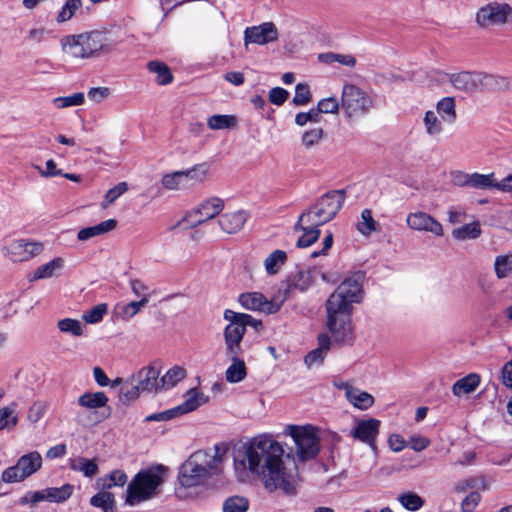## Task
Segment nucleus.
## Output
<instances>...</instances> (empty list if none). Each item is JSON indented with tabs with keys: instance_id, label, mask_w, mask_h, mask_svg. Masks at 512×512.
<instances>
[{
	"instance_id": "nucleus-32",
	"label": "nucleus",
	"mask_w": 512,
	"mask_h": 512,
	"mask_svg": "<svg viewBox=\"0 0 512 512\" xmlns=\"http://www.w3.org/2000/svg\"><path fill=\"white\" fill-rule=\"evenodd\" d=\"M128 477L122 470H114L109 474L100 477L96 484L101 490L112 489L113 487H123L127 483Z\"/></svg>"
},
{
	"instance_id": "nucleus-14",
	"label": "nucleus",
	"mask_w": 512,
	"mask_h": 512,
	"mask_svg": "<svg viewBox=\"0 0 512 512\" xmlns=\"http://www.w3.org/2000/svg\"><path fill=\"white\" fill-rule=\"evenodd\" d=\"M278 38V28L270 21L246 27L243 33L245 48H248L250 44L265 46L269 43L276 42Z\"/></svg>"
},
{
	"instance_id": "nucleus-46",
	"label": "nucleus",
	"mask_w": 512,
	"mask_h": 512,
	"mask_svg": "<svg viewBox=\"0 0 512 512\" xmlns=\"http://www.w3.org/2000/svg\"><path fill=\"white\" fill-rule=\"evenodd\" d=\"M57 328L61 333L80 337L84 334V325L81 321L73 318H63L57 322Z\"/></svg>"
},
{
	"instance_id": "nucleus-7",
	"label": "nucleus",
	"mask_w": 512,
	"mask_h": 512,
	"mask_svg": "<svg viewBox=\"0 0 512 512\" xmlns=\"http://www.w3.org/2000/svg\"><path fill=\"white\" fill-rule=\"evenodd\" d=\"M374 107L373 95L352 83L344 84L341 93V110L348 120H357L367 115Z\"/></svg>"
},
{
	"instance_id": "nucleus-55",
	"label": "nucleus",
	"mask_w": 512,
	"mask_h": 512,
	"mask_svg": "<svg viewBox=\"0 0 512 512\" xmlns=\"http://www.w3.org/2000/svg\"><path fill=\"white\" fill-rule=\"evenodd\" d=\"M128 190V184L126 182H120L115 185L113 188L109 189L105 196L104 200L101 203V207L106 209L109 205L114 203L121 195H123Z\"/></svg>"
},
{
	"instance_id": "nucleus-39",
	"label": "nucleus",
	"mask_w": 512,
	"mask_h": 512,
	"mask_svg": "<svg viewBox=\"0 0 512 512\" xmlns=\"http://www.w3.org/2000/svg\"><path fill=\"white\" fill-rule=\"evenodd\" d=\"M183 170L167 173L163 175L161 184L165 189L168 190H180L187 189L188 185Z\"/></svg>"
},
{
	"instance_id": "nucleus-36",
	"label": "nucleus",
	"mask_w": 512,
	"mask_h": 512,
	"mask_svg": "<svg viewBox=\"0 0 512 512\" xmlns=\"http://www.w3.org/2000/svg\"><path fill=\"white\" fill-rule=\"evenodd\" d=\"M69 466L73 471L81 472L85 477H93L98 472V464L95 460L84 457H76L69 460Z\"/></svg>"
},
{
	"instance_id": "nucleus-50",
	"label": "nucleus",
	"mask_w": 512,
	"mask_h": 512,
	"mask_svg": "<svg viewBox=\"0 0 512 512\" xmlns=\"http://www.w3.org/2000/svg\"><path fill=\"white\" fill-rule=\"evenodd\" d=\"M47 489L48 502L60 503L66 501L73 493L74 487L64 484L61 487H49Z\"/></svg>"
},
{
	"instance_id": "nucleus-41",
	"label": "nucleus",
	"mask_w": 512,
	"mask_h": 512,
	"mask_svg": "<svg viewBox=\"0 0 512 512\" xmlns=\"http://www.w3.org/2000/svg\"><path fill=\"white\" fill-rule=\"evenodd\" d=\"M143 391L133 377L125 380V384L121 387L119 392V400L128 404L137 399Z\"/></svg>"
},
{
	"instance_id": "nucleus-11",
	"label": "nucleus",
	"mask_w": 512,
	"mask_h": 512,
	"mask_svg": "<svg viewBox=\"0 0 512 512\" xmlns=\"http://www.w3.org/2000/svg\"><path fill=\"white\" fill-rule=\"evenodd\" d=\"M224 209V200L219 197H210L203 200L194 209L187 211L177 226L187 224L185 228H194L213 219Z\"/></svg>"
},
{
	"instance_id": "nucleus-34",
	"label": "nucleus",
	"mask_w": 512,
	"mask_h": 512,
	"mask_svg": "<svg viewBox=\"0 0 512 512\" xmlns=\"http://www.w3.org/2000/svg\"><path fill=\"white\" fill-rule=\"evenodd\" d=\"M188 188L203 183L209 176V165L207 163L196 164L193 167L183 170Z\"/></svg>"
},
{
	"instance_id": "nucleus-30",
	"label": "nucleus",
	"mask_w": 512,
	"mask_h": 512,
	"mask_svg": "<svg viewBox=\"0 0 512 512\" xmlns=\"http://www.w3.org/2000/svg\"><path fill=\"white\" fill-rule=\"evenodd\" d=\"M109 399L102 391L85 392L78 398V405L86 410H98L105 407Z\"/></svg>"
},
{
	"instance_id": "nucleus-60",
	"label": "nucleus",
	"mask_w": 512,
	"mask_h": 512,
	"mask_svg": "<svg viewBox=\"0 0 512 512\" xmlns=\"http://www.w3.org/2000/svg\"><path fill=\"white\" fill-rule=\"evenodd\" d=\"M317 109L319 113H336L339 109H341V101L339 102L335 97H328L321 99L317 104Z\"/></svg>"
},
{
	"instance_id": "nucleus-43",
	"label": "nucleus",
	"mask_w": 512,
	"mask_h": 512,
	"mask_svg": "<svg viewBox=\"0 0 512 512\" xmlns=\"http://www.w3.org/2000/svg\"><path fill=\"white\" fill-rule=\"evenodd\" d=\"M506 85L507 77L481 73V90L505 91Z\"/></svg>"
},
{
	"instance_id": "nucleus-48",
	"label": "nucleus",
	"mask_w": 512,
	"mask_h": 512,
	"mask_svg": "<svg viewBox=\"0 0 512 512\" xmlns=\"http://www.w3.org/2000/svg\"><path fill=\"white\" fill-rule=\"evenodd\" d=\"M470 188L474 189H496V178L494 173L481 174L471 173Z\"/></svg>"
},
{
	"instance_id": "nucleus-1",
	"label": "nucleus",
	"mask_w": 512,
	"mask_h": 512,
	"mask_svg": "<svg viewBox=\"0 0 512 512\" xmlns=\"http://www.w3.org/2000/svg\"><path fill=\"white\" fill-rule=\"evenodd\" d=\"M285 450L272 435L262 434L243 444L234 455V469L241 481L256 477L265 490L296 493L298 475L285 462Z\"/></svg>"
},
{
	"instance_id": "nucleus-4",
	"label": "nucleus",
	"mask_w": 512,
	"mask_h": 512,
	"mask_svg": "<svg viewBox=\"0 0 512 512\" xmlns=\"http://www.w3.org/2000/svg\"><path fill=\"white\" fill-rule=\"evenodd\" d=\"M228 451L226 443H217L213 447L195 451L179 467L178 484L183 488L205 485L222 472Z\"/></svg>"
},
{
	"instance_id": "nucleus-62",
	"label": "nucleus",
	"mask_w": 512,
	"mask_h": 512,
	"mask_svg": "<svg viewBox=\"0 0 512 512\" xmlns=\"http://www.w3.org/2000/svg\"><path fill=\"white\" fill-rule=\"evenodd\" d=\"M451 183L458 187H470L471 173L462 170H453L450 172Z\"/></svg>"
},
{
	"instance_id": "nucleus-59",
	"label": "nucleus",
	"mask_w": 512,
	"mask_h": 512,
	"mask_svg": "<svg viewBox=\"0 0 512 512\" xmlns=\"http://www.w3.org/2000/svg\"><path fill=\"white\" fill-rule=\"evenodd\" d=\"M322 116L318 109H310L308 112H300L295 116V123L298 126H305L307 123H319L321 122Z\"/></svg>"
},
{
	"instance_id": "nucleus-21",
	"label": "nucleus",
	"mask_w": 512,
	"mask_h": 512,
	"mask_svg": "<svg viewBox=\"0 0 512 512\" xmlns=\"http://www.w3.org/2000/svg\"><path fill=\"white\" fill-rule=\"evenodd\" d=\"M247 219V212L244 210H238L222 214L218 219V224L225 233L235 234L243 228Z\"/></svg>"
},
{
	"instance_id": "nucleus-10",
	"label": "nucleus",
	"mask_w": 512,
	"mask_h": 512,
	"mask_svg": "<svg viewBox=\"0 0 512 512\" xmlns=\"http://www.w3.org/2000/svg\"><path fill=\"white\" fill-rule=\"evenodd\" d=\"M42 467V456L37 451L22 455L17 463L2 472L5 483H19L35 474Z\"/></svg>"
},
{
	"instance_id": "nucleus-18",
	"label": "nucleus",
	"mask_w": 512,
	"mask_h": 512,
	"mask_svg": "<svg viewBox=\"0 0 512 512\" xmlns=\"http://www.w3.org/2000/svg\"><path fill=\"white\" fill-rule=\"evenodd\" d=\"M82 46L88 55V58L99 55L100 52L109 53L113 50V45L107 42L105 35L98 31L79 34Z\"/></svg>"
},
{
	"instance_id": "nucleus-35",
	"label": "nucleus",
	"mask_w": 512,
	"mask_h": 512,
	"mask_svg": "<svg viewBox=\"0 0 512 512\" xmlns=\"http://www.w3.org/2000/svg\"><path fill=\"white\" fill-rule=\"evenodd\" d=\"M447 124H452L456 118V103L454 97H444L440 99L436 104V111Z\"/></svg>"
},
{
	"instance_id": "nucleus-31",
	"label": "nucleus",
	"mask_w": 512,
	"mask_h": 512,
	"mask_svg": "<svg viewBox=\"0 0 512 512\" xmlns=\"http://www.w3.org/2000/svg\"><path fill=\"white\" fill-rule=\"evenodd\" d=\"M64 53L74 58H88L79 35H69L61 40Z\"/></svg>"
},
{
	"instance_id": "nucleus-64",
	"label": "nucleus",
	"mask_w": 512,
	"mask_h": 512,
	"mask_svg": "<svg viewBox=\"0 0 512 512\" xmlns=\"http://www.w3.org/2000/svg\"><path fill=\"white\" fill-rule=\"evenodd\" d=\"M47 501L48 502V496H47V489L39 490V491H32L28 492L25 496H23L20 499L21 504H36L38 502Z\"/></svg>"
},
{
	"instance_id": "nucleus-29",
	"label": "nucleus",
	"mask_w": 512,
	"mask_h": 512,
	"mask_svg": "<svg viewBox=\"0 0 512 512\" xmlns=\"http://www.w3.org/2000/svg\"><path fill=\"white\" fill-rule=\"evenodd\" d=\"M447 122L439 116L434 110H428L423 117V126L425 133L430 137H438L444 131Z\"/></svg>"
},
{
	"instance_id": "nucleus-6",
	"label": "nucleus",
	"mask_w": 512,
	"mask_h": 512,
	"mask_svg": "<svg viewBox=\"0 0 512 512\" xmlns=\"http://www.w3.org/2000/svg\"><path fill=\"white\" fill-rule=\"evenodd\" d=\"M345 194L341 190L330 191L321 196L300 215V221L307 226H322L331 221L341 209Z\"/></svg>"
},
{
	"instance_id": "nucleus-12",
	"label": "nucleus",
	"mask_w": 512,
	"mask_h": 512,
	"mask_svg": "<svg viewBox=\"0 0 512 512\" xmlns=\"http://www.w3.org/2000/svg\"><path fill=\"white\" fill-rule=\"evenodd\" d=\"M287 299V292H277L270 300L260 292H247L239 296V303L247 310L273 314L280 310Z\"/></svg>"
},
{
	"instance_id": "nucleus-63",
	"label": "nucleus",
	"mask_w": 512,
	"mask_h": 512,
	"mask_svg": "<svg viewBox=\"0 0 512 512\" xmlns=\"http://www.w3.org/2000/svg\"><path fill=\"white\" fill-rule=\"evenodd\" d=\"M130 288L132 293L139 297L140 299L146 300V305L149 302V288L147 285H145L142 281L139 279H132L130 280Z\"/></svg>"
},
{
	"instance_id": "nucleus-28",
	"label": "nucleus",
	"mask_w": 512,
	"mask_h": 512,
	"mask_svg": "<svg viewBox=\"0 0 512 512\" xmlns=\"http://www.w3.org/2000/svg\"><path fill=\"white\" fill-rule=\"evenodd\" d=\"M207 401V396L193 388L188 391L185 401L175 408L180 416L196 410L199 406L205 404Z\"/></svg>"
},
{
	"instance_id": "nucleus-47",
	"label": "nucleus",
	"mask_w": 512,
	"mask_h": 512,
	"mask_svg": "<svg viewBox=\"0 0 512 512\" xmlns=\"http://www.w3.org/2000/svg\"><path fill=\"white\" fill-rule=\"evenodd\" d=\"M481 235V228L478 222L465 224L461 227L455 228L452 231V236L456 240L464 241L468 239H476Z\"/></svg>"
},
{
	"instance_id": "nucleus-23",
	"label": "nucleus",
	"mask_w": 512,
	"mask_h": 512,
	"mask_svg": "<svg viewBox=\"0 0 512 512\" xmlns=\"http://www.w3.org/2000/svg\"><path fill=\"white\" fill-rule=\"evenodd\" d=\"M331 338L327 334L318 336V347L309 352L304 359L305 364L310 368L323 363L331 346Z\"/></svg>"
},
{
	"instance_id": "nucleus-16",
	"label": "nucleus",
	"mask_w": 512,
	"mask_h": 512,
	"mask_svg": "<svg viewBox=\"0 0 512 512\" xmlns=\"http://www.w3.org/2000/svg\"><path fill=\"white\" fill-rule=\"evenodd\" d=\"M380 421L375 418L360 419L350 431V436L375 449L376 439L379 434Z\"/></svg>"
},
{
	"instance_id": "nucleus-42",
	"label": "nucleus",
	"mask_w": 512,
	"mask_h": 512,
	"mask_svg": "<svg viewBox=\"0 0 512 512\" xmlns=\"http://www.w3.org/2000/svg\"><path fill=\"white\" fill-rule=\"evenodd\" d=\"M147 68L151 73L156 74V82L159 85H167L172 82L173 76L169 67L160 61H150Z\"/></svg>"
},
{
	"instance_id": "nucleus-52",
	"label": "nucleus",
	"mask_w": 512,
	"mask_h": 512,
	"mask_svg": "<svg viewBox=\"0 0 512 512\" xmlns=\"http://www.w3.org/2000/svg\"><path fill=\"white\" fill-rule=\"evenodd\" d=\"M248 508V499L241 496L229 497L223 503V512H246Z\"/></svg>"
},
{
	"instance_id": "nucleus-57",
	"label": "nucleus",
	"mask_w": 512,
	"mask_h": 512,
	"mask_svg": "<svg viewBox=\"0 0 512 512\" xmlns=\"http://www.w3.org/2000/svg\"><path fill=\"white\" fill-rule=\"evenodd\" d=\"M82 5L81 0H67L63 5L61 11L57 15L58 22H65L72 18L75 11L78 10Z\"/></svg>"
},
{
	"instance_id": "nucleus-38",
	"label": "nucleus",
	"mask_w": 512,
	"mask_h": 512,
	"mask_svg": "<svg viewBox=\"0 0 512 512\" xmlns=\"http://www.w3.org/2000/svg\"><path fill=\"white\" fill-rule=\"evenodd\" d=\"M493 267L498 279L510 277L512 275V253L497 255Z\"/></svg>"
},
{
	"instance_id": "nucleus-33",
	"label": "nucleus",
	"mask_w": 512,
	"mask_h": 512,
	"mask_svg": "<svg viewBox=\"0 0 512 512\" xmlns=\"http://www.w3.org/2000/svg\"><path fill=\"white\" fill-rule=\"evenodd\" d=\"M17 408V402H11L7 406L0 408V431H10L17 425L19 420Z\"/></svg>"
},
{
	"instance_id": "nucleus-56",
	"label": "nucleus",
	"mask_w": 512,
	"mask_h": 512,
	"mask_svg": "<svg viewBox=\"0 0 512 512\" xmlns=\"http://www.w3.org/2000/svg\"><path fill=\"white\" fill-rule=\"evenodd\" d=\"M108 307L105 303L98 304L94 306L92 309L84 312L83 319L86 323L96 324L100 322L104 315L107 313Z\"/></svg>"
},
{
	"instance_id": "nucleus-24",
	"label": "nucleus",
	"mask_w": 512,
	"mask_h": 512,
	"mask_svg": "<svg viewBox=\"0 0 512 512\" xmlns=\"http://www.w3.org/2000/svg\"><path fill=\"white\" fill-rule=\"evenodd\" d=\"M143 392H150L157 389L159 371L153 366L140 369L132 376Z\"/></svg>"
},
{
	"instance_id": "nucleus-44",
	"label": "nucleus",
	"mask_w": 512,
	"mask_h": 512,
	"mask_svg": "<svg viewBox=\"0 0 512 512\" xmlns=\"http://www.w3.org/2000/svg\"><path fill=\"white\" fill-rule=\"evenodd\" d=\"M397 501L404 509L412 512L420 510L425 504V500L421 496L411 491L399 494Z\"/></svg>"
},
{
	"instance_id": "nucleus-5",
	"label": "nucleus",
	"mask_w": 512,
	"mask_h": 512,
	"mask_svg": "<svg viewBox=\"0 0 512 512\" xmlns=\"http://www.w3.org/2000/svg\"><path fill=\"white\" fill-rule=\"evenodd\" d=\"M167 469L163 465H154L140 470L127 487L126 503L134 506L153 498L164 483Z\"/></svg>"
},
{
	"instance_id": "nucleus-58",
	"label": "nucleus",
	"mask_w": 512,
	"mask_h": 512,
	"mask_svg": "<svg viewBox=\"0 0 512 512\" xmlns=\"http://www.w3.org/2000/svg\"><path fill=\"white\" fill-rule=\"evenodd\" d=\"M146 306V300L140 299L139 301H131L121 307V318L123 320H129L137 315L141 308Z\"/></svg>"
},
{
	"instance_id": "nucleus-27",
	"label": "nucleus",
	"mask_w": 512,
	"mask_h": 512,
	"mask_svg": "<svg viewBox=\"0 0 512 512\" xmlns=\"http://www.w3.org/2000/svg\"><path fill=\"white\" fill-rule=\"evenodd\" d=\"M481 377L477 373H470L467 376L457 380L452 385V393L456 397L473 393L480 385Z\"/></svg>"
},
{
	"instance_id": "nucleus-37",
	"label": "nucleus",
	"mask_w": 512,
	"mask_h": 512,
	"mask_svg": "<svg viewBox=\"0 0 512 512\" xmlns=\"http://www.w3.org/2000/svg\"><path fill=\"white\" fill-rule=\"evenodd\" d=\"M287 261V253L283 250H275L264 260L265 271L268 275H275Z\"/></svg>"
},
{
	"instance_id": "nucleus-8",
	"label": "nucleus",
	"mask_w": 512,
	"mask_h": 512,
	"mask_svg": "<svg viewBox=\"0 0 512 512\" xmlns=\"http://www.w3.org/2000/svg\"><path fill=\"white\" fill-rule=\"evenodd\" d=\"M284 434L290 436L295 444V453L299 461L314 459L320 451L318 430L311 426L288 425Z\"/></svg>"
},
{
	"instance_id": "nucleus-53",
	"label": "nucleus",
	"mask_w": 512,
	"mask_h": 512,
	"mask_svg": "<svg viewBox=\"0 0 512 512\" xmlns=\"http://www.w3.org/2000/svg\"><path fill=\"white\" fill-rule=\"evenodd\" d=\"M84 99V94L82 92H77L73 95L54 98L52 102L56 108L63 109L82 105L84 103Z\"/></svg>"
},
{
	"instance_id": "nucleus-49",
	"label": "nucleus",
	"mask_w": 512,
	"mask_h": 512,
	"mask_svg": "<svg viewBox=\"0 0 512 512\" xmlns=\"http://www.w3.org/2000/svg\"><path fill=\"white\" fill-rule=\"evenodd\" d=\"M356 229L363 236H369L377 230V222L372 217L370 209L362 210Z\"/></svg>"
},
{
	"instance_id": "nucleus-54",
	"label": "nucleus",
	"mask_w": 512,
	"mask_h": 512,
	"mask_svg": "<svg viewBox=\"0 0 512 512\" xmlns=\"http://www.w3.org/2000/svg\"><path fill=\"white\" fill-rule=\"evenodd\" d=\"M323 136L324 131L320 127L307 130L301 136V144L307 149L312 148L321 142Z\"/></svg>"
},
{
	"instance_id": "nucleus-20",
	"label": "nucleus",
	"mask_w": 512,
	"mask_h": 512,
	"mask_svg": "<svg viewBox=\"0 0 512 512\" xmlns=\"http://www.w3.org/2000/svg\"><path fill=\"white\" fill-rule=\"evenodd\" d=\"M65 260L62 257H55L50 261L39 265L32 273L28 275V281H38L58 277L64 269Z\"/></svg>"
},
{
	"instance_id": "nucleus-40",
	"label": "nucleus",
	"mask_w": 512,
	"mask_h": 512,
	"mask_svg": "<svg viewBox=\"0 0 512 512\" xmlns=\"http://www.w3.org/2000/svg\"><path fill=\"white\" fill-rule=\"evenodd\" d=\"M237 123L238 120L234 115L215 114L207 119V126L211 130L233 129Z\"/></svg>"
},
{
	"instance_id": "nucleus-3",
	"label": "nucleus",
	"mask_w": 512,
	"mask_h": 512,
	"mask_svg": "<svg viewBox=\"0 0 512 512\" xmlns=\"http://www.w3.org/2000/svg\"><path fill=\"white\" fill-rule=\"evenodd\" d=\"M223 318L228 322L223 330L225 354L232 361L225 371V379L229 383H239L247 375L245 362L240 359L243 353L242 341L247 327L259 331L263 324L261 320L250 314L235 312L231 309L224 310Z\"/></svg>"
},
{
	"instance_id": "nucleus-9",
	"label": "nucleus",
	"mask_w": 512,
	"mask_h": 512,
	"mask_svg": "<svg viewBox=\"0 0 512 512\" xmlns=\"http://www.w3.org/2000/svg\"><path fill=\"white\" fill-rule=\"evenodd\" d=\"M475 22L483 29L503 27L511 24L512 6L507 2H488L477 10Z\"/></svg>"
},
{
	"instance_id": "nucleus-17",
	"label": "nucleus",
	"mask_w": 512,
	"mask_h": 512,
	"mask_svg": "<svg viewBox=\"0 0 512 512\" xmlns=\"http://www.w3.org/2000/svg\"><path fill=\"white\" fill-rule=\"evenodd\" d=\"M334 387L344 391L346 400L356 409L365 411L373 406L375 399L370 393L354 387L348 382L334 381Z\"/></svg>"
},
{
	"instance_id": "nucleus-25",
	"label": "nucleus",
	"mask_w": 512,
	"mask_h": 512,
	"mask_svg": "<svg viewBox=\"0 0 512 512\" xmlns=\"http://www.w3.org/2000/svg\"><path fill=\"white\" fill-rule=\"evenodd\" d=\"M117 226L114 219L105 220L97 225L82 228L77 233V239L81 242L88 241L94 237L113 231Z\"/></svg>"
},
{
	"instance_id": "nucleus-2",
	"label": "nucleus",
	"mask_w": 512,
	"mask_h": 512,
	"mask_svg": "<svg viewBox=\"0 0 512 512\" xmlns=\"http://www.w3.org/2000/svg\"><path fill=\"white\" fill-rule=\"evenodd\" d=\"M362 299V284L354 277L345 279L328 297L325 303L326 325L334 343L345 345L353 342V304L361 302Z\"/></svg>"
},
{
	"instance_id": "nucleus-22",
	"label": "nucleus",
	"mask_w": 512,
	"mask_h": 512,
	"mask_svg": "<svg viewBox=\"0 0 512 512\" xmlns=\"http://www.w3.org/2000/svg\"><path fill=\"white\" fill-rule=\"evenodd\" d=\"M313 284V276L309 270H300L290 275L286 282V287L278 292H287L288 298L295 290L299 292L306 291Z\"/></svg>"
},
{
	"instance_id": "nucleus-19",
	"label": "nucleus",
	"mask_w": 512,
	"mask_h": 512,
	"mask_svg": "<svg viewBox=\"0 0 512 512\" xmlns=\"http://www.w3.org/2000/svg\"><path fill=\"white\" fill-rule=\"evenodd\" d=\"M451 85L458 91L472 93L481 90V73L462 71L448 76Z\"/></svg>"
},
{
	"instance_id": "nucleus-15",
	"label": "nucleus",
	"mask_w": 512,
	"mask_h": 512,
	"mask_svg": "<svg viewBox=\"0 0 512 512\" xmlns=\"http://www.w3.org/2000/svg\"><path fill=\"white\" fill-rule=\"evenodd\" d=\"M406 225L414 231L428 232L436 237L443 236V226L430 214L423 211L408 213Z\"/></svg>"
},
{
	"instance_id": "nucleus-61",
	"label": "nucleus",
	"mask_w": 512,
	"mask_h": 512,
	"mask_svg": "<svg viewBox=\"0 0 512 512\" xmlns=\"http://www.w3.org/2000/svg\"><path fill=\"white\" fill-rule=\"evenodd\" d=\"M311 93L308 85L299 83L295 87V94L293 97V103L295 105H305L309 102Z\"/></svg>"
},
{
	"instance_id": "nucleus-13",
	"label": "nucleus",
	"mask_w": 512,
	"mask_h": 512,
	"mask_svg": "<svg viewBox=\"0 0 512 512\" xmlns=\"http://www.w3.org/2000/svg\"><path fill=\"white\" fill-rule=\"evenodd\" d=\"M44 245L41 242L17 239L3 248V255L14 263L26 262L41 254Z\"/></svg>"
},
{
	"instance_id": "nucleus-45",
	"label": "nucleus",
	"mask_w": 512,
	"mask_h": 512,
	"mask_svg": "<svg viewBox=\"0 0 512 512\" xmlns=\"http://www.w3.org/2000/svg\"><path fill=\"white\" fill-rule=\"evenodd\" d=\"M90 504L102 509L103 512H114V495L106 490H101L90 499Z\"/></svg>"
},
{
	"instance_id": "nucleus-51",
	"label": "nucleus",
	"mask_w": 512,
	"mask_h": 512,
	"mask_svg": "<svg viewBox=\"0 0 512 512\" xmlns=\"http://www.w3.org/2000/svg\"><path fill=\"white\" fill-rule=\"evenodd\" d=\"M186 377V370L180 366L170 368L161 378L164 388H172Z\"/></svg>"
},
{
	"instance_id": "nucleus-26",
	"label": "nucleus",
	"mask_w": 512,
	"mask_h": 512,
	"mask_svg": "<svg viewBox=\"0 0 512 512\" xmlns=\"http://www.w3.org/2000/svg\"><path fill=\"white\" fill-rule=\"evenodd\" d=\"M295 231L302 232V235L297 240V247L306 248L314 244L320 236L319 226L311 225L307 226L306 223L300 221V217L298 218L297 223L294 226Z\"/></svg>"
}]
</instances>
